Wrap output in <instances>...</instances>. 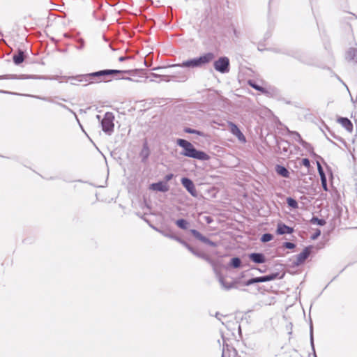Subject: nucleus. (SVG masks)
<instances>
[{
  "mask_svg": "<svg viewBox=\"0 0 357 357\" xmlns=\"http://www.w3.org/2000/svg\"><path fill=\"white\" fill-rule=\"evenodd\" d=\"M164 67H157V68H154L153 70H159V69H161V68H163Z\"/></svg>",
  "mask_w": 357,
  "mask_h": 357,
  "instance_id": "obj_54",
  "label": "nucleus"
},
{
  "mask_svg": "<svg viewBox=\"0 0 357 357\" xmlns=\"http://www.w3.org/2000/svg\"><path fill=\"white\" fill-rule=\"evenodd\" d=\"M311 222L313 224H317L320 226H323L326 224V220L324 219H319L317 217H312L311 219Z\"/></svg>",
  "mask_w": 357,
  "mask_h": 357,
  "instance_id": "obj_34",
  "label": "nucleus"
},
{
  "mask_svg": "<svg viewBox=\"0 0 357 357\" xmlns=\"http://www.w3.org/2000/svg\"><path fill=\"white\" fill-rule=\"evenodd\" d=\"M63 36H64L65 38H69V35H68V33H64V34H63Z\"/></svg>",
  "mask_w": 357,
  "mask_h": 357,
  "instance_id": "obj_58",
  "label": "nucleus"
},
{
  "mask_svg": "<svg viewBox=\"0 0 357 357\" xmlns=\"http://www.w3.org/2000/svg\"><path fill=\"white\" fill-rule=\"evenodd\" d=\"M0 93H11L10 92H8V91H3V90H0Z\"/></svg>",
  "mask_w": 357,
  "mask_h": 357,
  "instance_id": "obj_51",
  "label": "nucleus"
},
{
  "mask_svg": "<svg viewBox=\"0 0 357 357\" xmlns=\"http://www.w3.org/2000/svg\"><path fill=\"white\" fill-rule=\"evenodd\" d=\"M287 203L288 206L292 208L296 209V208H298V202L294 198L288 197L287 199Z\"/></svg>",
  "mask_w": 357,
  "mask_h": 357,
  "instance_id": "obj_31",
  "label": "nucleus"
},
{
  "mask_svg": "<svg viewBox=\"0 0 357 357\" xmlns=\"http://www.w3.org/2000/svg\"><path fill=\"white\" fill-rule=\"evenodd\" d=\"M278 278H282V277H280V273L278 272L262 276L263 282L274 280Z\"/></svg>",
  "mask_w": 357,
  "mask_h": 357,
  "instance_id": "obj_25",
  "label": "nucleus"
},
{
  "mask_svg": "<svg viewBox=\"0 0 357 357\" xmlns=\"http://www.w3.org/2000/svg\"><path fill=\"white\" fill-rule=\"evenodd\" d=\"M138 71L137 69L134 70H99L94 73H91L90 76L92 79V80H96V82H101L105 80V76L107 75H117V74H127L130 76H133L136 74V73Z\"/></svg>",
  "mask_w": 357,
  "mask_h": 357,
  "instance_id": "obj_2",
  "label": "nucleus"
},
{
  "mask_svg": "<svg viewBox=\"0 0 357 357\" xmlns=\"http://www.w3.org/2000/svg\"><path fill=\"white\" fill-rule=\"evenodd\" d=\"M149 190L165 192L169 190V185L166 183L159 181L158 183H153L151 184L149 186Z\"/></svg>",
  "mask_w": 357,
  "mask_h": 357,
  "instance_id": "obj_12",
  "label": "nucleus"
},
{
  "mask_svg": "<svg viewBox=\"0 0 357 357\" xmlns=\"http://www.w3.org/2000/svg\"><path fill=\"white\" fill-rule=\"evenodd\" d=\"M114 115L111 112H107L100 121L102 131L107 135H111L114 130Z\"/></svg>",
  "mask_w": 357,
  "mask_h": 357,
  "instance_id": "obj_3",
  "label": "nucleus"
},
{
  "mask_svg": "<svg viewBox=\"0 0 357 357\" xmlns=\"http://www.w3.org/2000/svg\"><path fill=\"white\" fill-rule=\"evenodd\" d=\"M79 126L80 128L82 129V130L84 132H85V131H84V128H83V127H82V124H81V123H79Z\"/></svg>",
  "mask_w": 357,
  "mask_h": 357,
  "instance_id": "obj_56",
  "label": "nucleus"
},
{
  "mask_svg": "<svg viewBox=\"0 0 357 357\" xmlns=\"http://www.w3.org/2000/svg\"><path fill=\"white\" fill-rule=\"evenodd\" d=\"M215 70L220 73L225 74L229 72V59L227 56L220 57L213 63Z\"/></svg>",
  "mask_w": 357,
  "mask_h": 357,
  "instance_id": "obj_4",
  "label": "nucleus"
},
{
  "mask_svg": "<svg viewBox=\"0 0 357 357\" xmlns=\"http://www.w3.org/2000/svg\"><path fill=\"white\" fill-rule=\"evenodd\" d=\"M178 75H160L156 73H151V75L153 77H160V81L169 82L171 79H174L178 82H185L188 79V76L184 72H178Z\"/></svg>",
  "mask_w": 357,
  "mask_h": 357,
  "instance_id": "obj_5",
  "label": "nucleus"
},
{
  "mask_svg": "<svg viewBox=\"0 0 357 357\" xmlns=\"http://www.w3.org/2000/svg\"><path fill=\"white\" fill-rule=\"evenodd\" d=\"M190 233L199 241L201 242L207 244L208 245L215 247L216 246V243L211 241L209 238H206V236H203L199 231H198L196 229H190Z\"/></svg>",
  "mask_w": 357,
  "mask_h": 357,
  "instance_id": "obj_10",
  "label": "nucleus"
},
{
  "mask_svg": "<svg viewBox=\"0 0 357 357\" xmlns=\"http://www.w3.org/2000/svg\"><path fill=\"white\" fill-rule=\"evenodd\" d=\"M195 58L197 67L200 68L211 62L215 59V54L213 52H207L199 57Z\"/></svg>",
  "mask_w": 357,
  "mask_h": 357,
  "instance_id": "obj_7",
  "label": "nucleus"
},
{
  "mask_svg": "<svg viewBox=\"0 0 357 357\" xmlns=\"http://www.w3.org/2000/svg\"><path fill=\"white\" fill-rule=\"evenodd\" d=\"M284 247L287 249H293L296 247V245L291 242H285L284 243Z\"/></svg>",
  "mask_w": 357,
  "mask_h": 357,
  "instance_id": "obj_44",
  "label": "nucleus"
},
{
  "mask_svg": "<svg viewBox=\"0 0 357 357\" xmlns=\"http://www.w3.org/2000/svg\"><path fill=\"white\" fill-rule=\"evenodd\" d=\"M237 355V351L232 347L224 342L222 351V357H231Z\"/></svg>",
  "mask_w": 357,
  "mask_h": 357,
  "instance_id": "obj_13",
  "label": "nucleus"
},
{
  "mask_svg": "<svg viewBox=\"0 0 357 357\" xmlns=\"http://www.w3.org/2000/svg\"><path fill=\"white\" fill-rule=\"evenodd\" d=\"M257 270H258L260 273H264V272L266 271V269L257 268Z\"/></svg>",
  "mask_w": 357,
  "mask_h": 357,
  "instance_id": "obj_53",
  "label": "nucleus"
},
{
  "mask_svg": "<svg viewBox=\"0 0 357 357\" xmlns=\"http://www.w3.org/2000/svg\"><path fill=\"white\" fill-rule=\"evenodd\" d=\"M190 252L198 257H200V258H202V259H204L206 260L208 259V257L204 253L199 252L195 250L193 248H192V251H190Z\"/></svg>",
  "mask_w": 357,
  "mask_h": 357,
  "instance_id": "obj_38",
  "label": "nucleus"
},
{
  "mask_svg": "<svg viewBox=\"0 0 357 357\" xmlns=\"http://www.w3.org/2000/svg\"><path fill=\"white\" fill-rule=\"evenodd\" d=\"M27 96L33 97V98H37V99H39V100H43V101H46V102H52V103L54 102V100L52 98L41 97V96H31V95H27Z\"/></svg>",
  "mask_w": 357,
  "mask_h": 357,
  "instance_id": "obj_36",
  "label": "nucleus"
},
{
  "mask_svg": "<svg viewBox=\"0 0 357 357\" xmlns=\"http://www.w3.org/2000/svg\"><path fill=\"white\" fill-rule=\"evenodd\" d=\"M176 144L183 148L181 155L197 159L199 160L205 161L209 160L210 157L208 154L202 151L196 149L194 146L188 141L183 139H178Z\"/></svg>",
  "mask_w": 357,
  "mask_h": 357,
  "instance_id": "obj_1",
  "label": "nucleus"
},
{
  "mask_svg": "<svg viewBox=\"0 0 357 357\" xmlns=\"http://www.w3.org/2000/svg\"><path fill=\"white\" fill-rule=\"evenodd\" d=\"M249 258L255 263L262 264L265 262V256L262 253H251L249 255Z\"/></svg>",
  "mask_w": 357,
  "mask_h": 357,
  "instance_id": "obj_20",
  "label": "nucleus"
},
{
  "mask_svg": "<svg viewBox=\"0 0 357 357\" xmlns=\"http://www.w3.org/2000/svg\"><path fill=\"white\" fill-rule=\"evenodd\" d=\"M176 225L182 229H187L189 222L184 219H179L176 221Z\"/></svg>",
  "mask_w": 357,
  "mask_h": 357,
  "instance_id": "obj_28",
  "label": "nucleus"
},
{
  "mask_svg": "<svg viewBox=\"0 0 357 357\" xmlns=\"http://www.w3.org/2000/svg\"><path fill=\"white\" fill-rule=\"evenodd\" d=\"M54 104H56V105H59V107H61L68 110V112H70L72 114L73 112V111L70 108H69L68 106H66V105H64L63 103L54 101Z\"/></svg>",
  "mask_w": 357,
  "mask_h": 357,
  "instance_id": "obj_42",
  "label": "nucleus"
},
{
  "mask_svg": "<svg viewBox=\"0 0 357 357\" xmlns=\"http://www.w3.org/2000/svg\"><path fill=\"white\" fill-rule=\"evenodd\" d=\"M25 58L24 52L22 50H18L16 54L13 56V60L15 65H20L22 63Z\"/></svg>",
  "mask_w": 357,
  "mask_h": 357,
  "instance_id": "obj_19",
  "label": "nucleus"
},
{
  "mask_svg": "<svg viewBox=\"0 0 357 357\" xmlns=\"http://www.w3.org/2000/svg\"><path fill=\"white\" fill-rule=\"evenodd\" d=\"M337 122L348 132H351L353 131V124L349 119L340 117L337 119Z\"/></svg>",
  "mask_w": 357,
  "mask_h": 357,
  "instance_id": "obj_17",
  "label": "nucleus"
},
{
  "mask_svg": "<svg viewBox=\"0 0 357 357\" xmlns=\"http://www.w3.org/2000/svg\"><path fill=\"white\" fill-rule=\"evenodd\" d=\"M116 79H126V80H129V81H132L133 79L129 77H116Z\"/></svg>",
  "mask_w": 357,
  "mask_h": 357,
  "instance_id": "obj_49",
  "label": "nucleus"
},
{
  "mask_svg": "<svg viewBox=\"0 0 357 357\" xmlns=\"http://www.w3.org/2000/svg\"><path fill=\"white\" fill-rule=\"evenodd\" d=\"M275 172H277L278 174L280 175L284 178L289 177V172L288 169L282 165H277L275 166Z\"/></svg>",
  "mask_w": 357,
  "mask_h": 357,
  "instance_id": "obj_23",
  "label": "nucleus"
},
{
  "mask_svg": "<svg viewBox=\"0 0 357 357\" xmlns=\"http://www.w3.org/2000/svg\"><path fill=\"white\" fill-rule=\"evenodd\" d=\"M310 247L305 248L301 253H299L298 255H297L296 256V259L293 262V264L296 266L302 264L305 261V259L310 256Z\"/></svg>",
  "mask_w": 357,
  "mask_h": 357,
  "instance_id": "obj_9",
  "label": "nucleus"
},
{
  "mask_svg": "<svg viewBox=\"0 0 357 357\" xmlns=\"http://www.w3.org/2000/svg\"><path fill=\"white\" fill-rule=\"evenodd\" d=\"M273 239V235L268 233L264 234L261 237V241L263 243L268 242Z\"/></svg>",
  "mask_w": 357,
  "mask_h": 357,
  "instance_id": "obj_37",
  "label": "nucleus"
},
{
  "mask_svg": "<svg viewBox=\"0 0 357 357\" xmlns=\"http://www.w3.org/2000/svg\"><path fill=\"white\" fill-rule=\"evenodd\" d=\"M291 135H293L294 139L298 142L303 148L308 151L312 149L311 144L304 141L298 132L296 131L291 132Z\"/></svg>",
  "mask_w": 357,
  "mask_h": 357,
  "instance_id": "obj_16",
  "label": "nucleus"
},
{
  "mask_svg": "<svg viewBox=\"0 0 357 357\" xmlns=\"http://www.w3.org/2000/svg\"><path fill=\"white\" fill-rule=\"evenodd\" d=\"M228 126L229 127L231 133L236 136L237 139L239 140V142L242 143L246 142V138L245 135L243 134V132L240 130L238 127L233 122L228 121L227 122Z\"/></svg>",
  "mask_w": 357,
  "mask_h": 357,
  "instance_id": "obj_6",
  "label": "nucleus"
},
{
  "mask_svg": "<svg viewBox=\"0 0 357 357\" xmlns=\"http://www.w3.org/2000/svg\"><path fill=\"white\" fill-rule=\"evenodd\" d=\"M248 84H250V86H251L253 89H255V90L257 91H259L263 93H266L267 92V91L266 90V89H264V87L261 86H259L258 84H257L255 82L250 80L248 82Z\"/></svg>",
  "mask_w": 357,
  "mask_h": 357,
  "instance_id": "obj_29",
  "label": "nucleus"
},
{
  "mask_svg": "<svg viewBox=\"0 0 357 357\" xmlns=\"http://www.w3.org/2000/svg\"><path fill=\"white\" fill-rule=\"evenodd\" d=\"M263 282L262 276L251 278L244 282L245 286H250L255 283Z\"/></svg>",
  "mask_w": 357,
  "mask_h": 357,
  "instance_id": "obj_27",
  "label": "nucleus"
},
{
  "mask_svg": "<svg viewBox=\"0 0 357 357\" xmlns=\"http://www.w3.org/2000/svg\"><path fill=\"white\" fill-rule=\"evenodd\" d=\"M149 147L147 146V144H145L144 145L143 149L141 153V155L143 157V159H142L143 161H144L147 159V158L149 157Z\"/></svg>",
  "mask_w": 357,
  "mask_h": 357,
  "instance_id": "obj_33",
  "label": "nucleus"
},
{
  "mask_svg": "<svg viewBox=\"0 0 357 357\" xmlns=\"http://www.w3.org/2000/svg\"><path fill=\"white\" fill-rule=\"evenodd\" d=\"M317 169H318L319 174L320 176V178H326V175H325V173L323 170L321 165H320V163L319 162H317Z\"/></svg>",
  "mask_w": 357,
  "mask_h": 357,
  "instance_id": "obj_40",
  "label": "nucleus"
},
{
  "mask_svg": "<svg viewBox=\"0 0 357 357\" xmlns=\"http://www.w3.org/2000/svg\"><path fill=\"white\" fill-rule=\"evenodd\" d=\"M220 314L219 313H216L215 317H216L218 319H220Z\"/></svg>",
  "mask_w": 357,
  "mask_h": 357,
  "instance_id": "obj_57",
  "label": "nucleus"
},
{
  "mask_svg": "<svg viewBox=\"0 0 357 357\" xmlns=\"http://www.w3.org/2000/svg\"><path fill=\"white\" fill-rule=\"evenodd\" d=\"M79 43H80L79 45L77 47L78 50H82L84 48V40L80 38L79 40Z\"/></svg>",
  "mask_w": 357,
  "mask_h": 357,
  "instance_id": "obj_46",
  "label": "nucleus"
},
{
  "mask_svg": "<svg viewBox=\"0 0 357 357\" xmlns=\"http://www.w3.org/2000/svg\"><path fill=\"white\" fill-rule=\"evenodd\" d=\"M172 178H173V174H167L165 176V183H167V182L170 181Z\"/></svg>",
  "mask_w": 357,
  "mask_h": 357,
  "instance_id": "obj_47",
  "label": "nucleus"
},
{
  "mask_svg": "<svg viewBox=\"0 0 357 357\" xmlns=\"http://www.w3.org/2000/svg\"><path fill=\"white\" fill-rule=\"evenodd\" d=\"M229 264L234 268H239L241 264V260L238 257H234L231 259Z\"/></svg>",
  "mask_w": 357,
  "mask_h": 357,
  "instance_id": "obj_30",
  "label": "nucleus"
},
{
  "mask_svg": "<svg viewBox=\"0 0 357 357\" xmlns=\"http://www.w3.org/2000/svg\"><path fill=\"white\" fill-rule=\"evenodd\" d=\"M321 185L325 191H328L326 177L321 178Z\"/></svg>",
  "mask_w": 357,
  "mask_h": 357,
  "instance_id": "obj_43",
  "label": "nucleus"
},
{
  "mask_svg": "<svg viewBox=\"0 0 357 357\" xmlns=\"http://www.w3.org/2000/svg\"><path fill=\"white\" fill-rule=\"evenodd\" d=\"M33 78L32 75H15V74H7L3 75H0L1 79H27Z\"/></svg>",
  "mask_w": 357,
  "mask_h": 357,
  "instance_id": "obj_15",
  "label": "nucleus"
},
{
  "mask_svg": "<svg viewBox=\"0 0 357 357\" xmlns=\"http://www.w3.org/2000/svg\"><path fill=\"white\" fill-rule=\"evenodd\" d=\"M79 78V84H82V86H87L96 82V80H92L89 73L80 74Z\"/></svg>",
  "mask_w": 357,
  "mask_h": 357,
  "instance_id": "obj_21",
  "label": "nucleus"
},
{
  "mask_svg": "<svg viewBox=\"0 0 357 357\" xmlns=\"http://www.w3.org/2000/svg\"><path fill=\"white\" fill-rule=\"evenodd\" d=\"M310 344L314 354H315L314 345V337H313V326L312 321L310 322ZM314 357H317L316 354H314Z\"/></svg>",
  "mask_w": 357,
  "mask_h": 357,
  "instance_id": "obj_32",
  "label": "nucleus"
},
{
  "mask_svg": "<svg viewBox=\"0 0 357 357\" xmlns=\"http://www.w3.org/2000/svg\"><path fill=\"white\" fill-rule=\"evenodd\" d=\"M293 231V228L284 224H279L277 229V233L280 235L285 234H291Z\"/></svg>",
  "mask_w": 357,
  "mask_h": 357,
  "instance_id": "obj_22",
  "label": "nucleus"
},
{
  "mask_svg": "<svg viewBox=\"0 0 357 357\" xmlns=\"http://www.w3.org/2000/svg\"><path fill=\"white\" fill-rule=\"evenodd\" d=\"M73 114L74 115V116H75V118L76 121H77V123L79 125L80 122H79V119H78V117H77V116L76 113H75V112H73Z\"/></svg>",
  "mask_w": 357,
  "mask_h": 357,
  "instance_id": "obj_50",
  "label": "nucleus"
},
{
  "mask_svg": "<svg viewBox=\"0 0 357 357\" xmlns=\"http://www.w3.org/2000/svg\"><path fill=\"white\" fill-rule=\"evenodd\" d=\"M50 79L59 80V82L60 83H61L63 82H69L70 83V84L75 85V86L79 85V81H80L79 75H77L75 76H61V77L55 76Z\"/></svg>",
  "mask_w": 357,
  "mask_h": 357,
  "instance_id": "obj_8",
  "label": "nucleus"
},
{
  "mask_svg": "<svg viewBox=\"0 0 357 357\" xmlns=\"http://www.w3.org/2000/svg\"><path fill=\"white\" fill-rule=\"evenodd\" d=\"M185 132L189 133V134H196L199 136H203V133L197 130H195L190 128H185L184 129Z\"/></svg>",
  "mask_w": 357,
  "mask_h": 357,
  "instance_id": "obj_35",
  "label": "nucleus"
},
{
  "mask_svg": "<svg viewBox=\"0 0 357 357\" xmlns=\"http://www.w3.org/2000/svg\"><path fill=\"white\" fill-rule=\"evenodd\" d=\"M321 234V230L317 229L316 231L312 235L311 238L312 240L317 239Z\"/></svg>",
  "mask_w": 357,
  "mask_h": 357,
  "instance_id": "obj_45",
  "label": "nucleus"
},
{
  "mask_svg": "<svg viewBox=\"0 0 357 357\" xmlns=\"http://www.w3.org/2000/svg\"><path fill=\"white\" fill-rule=\"evenodd\" d=\"M345 58L349 61L357 63V49L351 47L346 53Z\"/></svg>",
  "mask_w": 357,
  "mask_h": 357,
  "instance_id": "obj_18",
  "label": "nucleus"
},
{
  "mask_svg": "<svg viewBox=\"0 0 357 357\" xmlns=\"http://www.w3.org/2000/svg\"><path fill=\"white\" fill-rule=\"evenodd\" d=\"M206 222H207L208 223H210V222H211V218H210V217H207V218H206Z\"/></svg>",
  "mask_w": 357,
  "mask_h": 357,
  "instance_id": "obj_52",
  "label": "nucleus"
},
{
  "mask_svg": "<svg viewBox=\"0 0 357 357\" xmlns=\"http://www.w3.org/2000/svg\"><path fill=\"white\" fill-rule=\"evenodd\" d=\"M149 225L154 230H155L156 231L159 232L160 234H161L162 236H164L165 237L172 238V236L174 234L171 229H159V228L153 226V225H151L150 223H149Z\"/></svg>",
  "mask_w": 357,
  "mask_h": 357,
  "instance_id": "obj_24",
  "label": "nucleus"
},
{
  "mask_svg": "<svg viewBox=\"0 0 357 357\" xmlns=\"http://www.w3.org/2000/svg\"><path fill=\"white\" fill-rule=\"evenodd\" d=\"M171 239H174L183 245L184 247H185L189 251H192V247L187 242L181 239L180 237L176 236L175 234H173Z\"/></svg>",
  "mask_w": 357,
  "mask_h": 357,
  "instance_id": "obj_26",
  "label": "nucleus"
},
{
  "mask_svg": "<svg viewBox=\"0 0 357 357\" xmlns=\"http://www.w3.org/2000/svg\"><path fill=\"white\" fill-rule=\"evenodd\" d=\"M219 280H220V282L221 283V284L222 285V287L227 290H229L234 287V284H232V283L226 284L222 278H220Z\"/></svg>",
  "mask_w": 357,
  "mask_h": 357,
  "instance_id": "obj_39",
  "label": "nucleus"
},
{
  "mask_svg": "<svg viewBox=\"0 0 357 357\" xmlns=\"http://www.w3.org/2000/svg\"><path fill=\"white\" fill-rule=\"evenodd\" d=\"M182 185L185 188L189 193L191 195L196 197L197 196V190L195 189V185L193 182L188 178H183L181 179Z\"/></svg>",
  "mask_w": 357,
  "mask_h": 357,
  "instance_id": "obj_11",
  "label": "nucleus"
},
{
  "mask_svg": "<svg viewBox=\"0 0 357 357\" xmlns=\"http://www.w3.org/2000/svg\"><path fill=\"white\" fill-rule=\"evenodd\" d=\"M144 220H145V222H148V220H146V218H144Z\"/></svg>",
  "mask_w": 357,
  "mask_h": 357,
  "instance_id": "obj_59",
  "label": "nucleus"
},
{
  "mask_svg": "<svg viewBox=\"0 0 357 357\" xmlns=\"http://www.w3.org/2000/svg\"><path fill=\"white\" fill-rule=\"evenodd\" d=\"M301 165L305 166V167H307V169L310 168V160L308 158H303L301 160Z\"/></svg>",
  "mask_w": 357,
  "mask_h": 357,
  "instance_id": "obj_41",
  "label": "nucleus"
},
{
  "mask_svg": "<svg viewBox=\"0 0 357 357\" xmlns=\"http://www.w3.org/2000/svg\"><path fill=\"white\" fill-rule=\"evenodd\" d=\"M144 220H145V222H148V220H146V218H144Z\"/></svg>",
  "mask_w": 357,
  "mask_h": 357,
  "instance_id": "obj_60",
  "label": "nucleus"
},
{
  "mask_svg": "<svg viewBox=\"0 0 357 357\" xmlns=\"http://www.w3.org/2000/svg\"><path fill=\"white\" fill-rule=\"evenodd\" d=\"M169 67H182V68H198L197 64L196 58H193L192 59L184 61L181 63L174 64V65L169 66Z\"/></svg>",
  "mask_w": 357,
  "mask_h": 357,
  "instance_id": "obj_14",
  "label": "nucleus"
},
{
  "mask_svg": "<svg viewBox=\"0 0 357 357\" xmlns=\"http://www.w3.org/2000/svg\"><path fill=\"white\" fill-rule=\"evenodd\" d=\"M130 58H131L130 56H120L119 58V61L120 62H123V61H124L126 60L130 59Z\"/></svg>",
  "mask_w": 357,
  "mask_h": 357,
  "instance_id": "obj_48",
  "label": "nucleus"
},
{
  "mask_svg": "<svg viewBox=\"0 0 357 357\" xmlns=\"http://www.w3.org/2000/svg\"><path fill=\"white\" fill-rule=\"evenodd\" d=\"M96 118H97V119H98V120H99V121H101V119H102L100 115H97V116H96Z\"/></svg>",
  "mask_w": 357,
  "mask_h": 357,
  "instance_id": "obj_55",
  "label": "nucleus"
}]
</instances>
